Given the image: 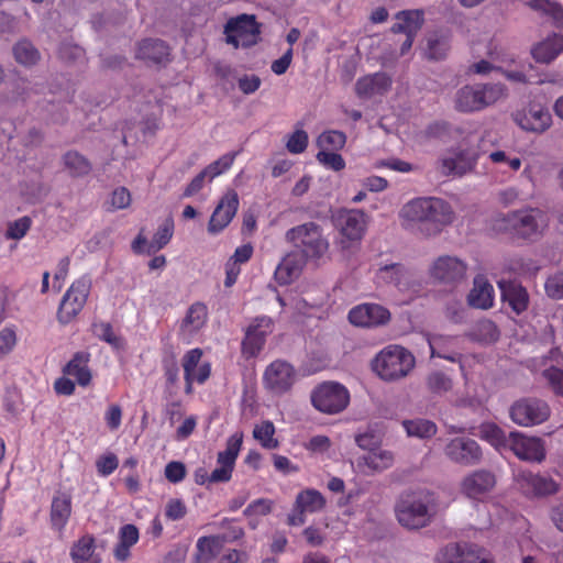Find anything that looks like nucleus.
Returning <instances> with one entry per match:
<instances>
[{"label": "nucleus", "mask_w": 563, "mask_h": 563, "mask_svg": "<svg viewBox=\"0 0 563 563\" xmlns=\"http://www.w3.org/2000/svg\"><path fill=\"white\" fill-rule=\"evenodd\" d=\"M119 542L113 549L114 559L118 562H125L129 560L131 553L130 549L137 543L140 533L136 526L128 523L119 529Z\"/></svg>", "instance_id": "c9c22d12"}, {"label": "nucleus", "mask_w": 563, "mask_h": 563, "mask_svg": "<svg viewBox=\"0 0 563 563\" xmlns=\"http://www.w3.org/2000/svg\"><path fill=\"white\" fill-rule=\"evenodd\" d=\"M260 24L253 14L231 18L224 25L225 41L234 48L255 45L260 40Z\"/></svg>", "instance_id": "9d476101"}, {"label": "nucleus", "mask_w": 563, "mask_h": 563, "mask_svg": "<svg viewBox=\"0 0 563 563\" xmlns=\"http://www.w3.org/2000/svg\"><path fill=\"white\" fill-rule=\"evenodd\" d=\"M355 443L360 449L369 453L379 448L380 440L373 431H366L355 435Z\"/></svg>", "instance_id": "e2e57ef3"}, {"label": "nucleus", "mask_w": 563, "mask_h": 563, "mask_svg": "<svg viewBox=\"0 0 563 563\" xmlns=\"http://www.w3.org/2000/svg\"><path fill=\"white\" fill-rule=\"evenodd\" d=\"M239 205L238 192L233 189L227 190L211 214L208 223V232L217 234L227 228L236 214Z\"/></svg>", "instance_id": "aec40b11"}, {"label": "nucleus", "mask_w": 563, "mask_h": 563, "mask_svg": "<svg viewBox=\"0 0 563 563\" xmlns=\"http://www.w3.org/2000/svg\"><path fill=\"white\" fill-rule=\"evenodd\" d=\"M544 289L548 297L563 299V271L550 275L544 283Z\"/></svg>", "instance_id": "6e6d98bb"}, {"label": "nucleus", "mask_w": 563, "mask_h": 563, "mask_svg": "<svg viewBox=\"0 0 563 563\" xmlns=\"http://www.w3.org/2000/svg\"><path fill=\"white\" fill-rule=\"evenodd\" d=\"M71 515V496L58 492L54 495L51 505V523L58 531L64 530Z\"/></svg>", "instance_id": "72a5a7b5"}, {"label": "nucleus", "mask_w": 563, "mask_h": 563, "mask_svg": "<svg viewBox=\"0 0 563 563\" xmlns=\"http://www.w3.org/2000/svg\"><path fill=\"white\" fill-rule=\"evenodd\" d=\"M527 5L543 16L551 19L558 27H563V7L551 0H530Z\"/></svg>", "instance_id": "37998d69"}, {"label": "nucleus", "mask_w": 563, "mask_h": 563, "mask_svg": "<svg viewBox=\"0 0 563 563\" xmlns=\"http://www.w3.org/2000/svg\"><path fill=\"white\" fill-rule=\"evenodd\" d=\"M493 286L485 278L476 277L467 296L468 305L477 309H488L493 306Z\"/></svg>", "instance_id": "e433bc0d"}, {"label": "nucleus", "mask_w": 563, "mask_h": 563, "mask_svg": "<svg viewBox=\"0 0 563 563\" xmlns=\"http://www.w3.org/2000/svg\"><path fill=\"white\" fill-rule=\"evenodd\" d=\"M243 443V432L238 431L227 440L225 449L217 454V466L211 472V483H228Z\"/></svg>", "instance_id": "4468645a"}, {"label": "nucleus", "mask_w": 563, "mask_h": 563, "mask_svg": "<svg viewBox=\"0 0 563 563\" xmlns=\"http://www.w3.org/2000/svg\"><path fill=\"white\" fill-rule=\"evenodd\" d=\"M119 465L118 457L113 453H109L100 456L97 462V471L102 476H109L112 474Z\"/></svg>", "instance_id": "69168bd1"}, {"label": "nucleus", "mask_w": 563, "mask_h": 563, "mask_svg": "<svg viewBox=\"0 0 563 563\" xmlns=\"http://www.w3.org/2000/svg\"><path fill=\"white\" fill-rule=\"evenodd\" d=\"M391 78L386 73H375L357 79L355 92L360 98L385 95L391 87Z\"/></svg>", "instance_id": "c85d7f7f"}, {"label": "nucleus", "mask_w": 563, "mask_h": 563, "mask_svg": "<svg viewBox=\"0 0 563 563\" xmlns=\"http://www.w3.org/2000/svg\"><path fill=\"white\" fill-rule=\"evenodd\" d=\"M317 159L325 167L331 168L335 172L342 170L345 167V162L342 155L334 152L320 151L317 154Z\"/></svg>", "instance_id": "052dcab7"}, {"label": "nucleus", "mask_w": 563, "mask_h": 563, "mask_svg": "<svg viewBox=\"0 0 563 563\" xmlns=\"http://www.w3.org/2000/svg\"><path fill=\"white\" fill-rule=\"evenodd\" d=\"M346 136L340 131H328L323 132L318 137V145L322 148L321 151L340 150L344 146Z\"/></svg>", "instance_id": "5fc2aeb1"}, {"label": "nucleus", "mask_w": 563, "mask_h": 563, "mask_svg": "<svg viewBox=\"0 0 563 563\" xmlns=\"http://www.w3.org/2000/svg\"><path fill=\"white\" fill-rule=\"evenodd\" d=\"M239 152H231L225 153L221 157H219L217 161L209 164L207 167L203 168L205 174H207L208 179L212 180L217 176L223 174L227 172L234 163L235 157L238 156Z\"/></svg>", "instance_id": "864d4df0"}, {"label": "nucleus", "mask_w": 563, "mask_h": 563, "mask_svg": "<svg viewBox=\"0 0 563 563\" xmlns=\"http://www.w3.org/2000/svg\"><path fill=\"white\" fill-rule=\"evenodd\" d=\"M435 563H494L487 551L474 543H452L442 549Z\"/></svg>", "instance_id": "f8f14e48"}, {"label": "nucleus", "mask_w": 563, "mask_h": 563, "mask_svg": "<svg viewBox=\"0 0 563 563\" xmlns=\"http://www.w3.org/2000/svg\"><path fill=\"white\" fill-rule=\"evenodd\" d=\"M398 522L407 529L427 527L437 515L438 507L434 494L428 490L408 494L397 503Z\"/></svg>", "instance_id": "f03ea898"}, {"label": "nucleus", "mask_w": 563, "mask_h": 563, "mask_svg": "<svg viewBox=\"0 0 563 563\" xmlns=\"http://www.w3.org/2000/svg\"><path fill=\"white\" fill-rule=\"evenodd\" d=\"M32 225L30 217L24 216L11 222L7 230V236L12 240H21L25 236Z\"/></svg>", "instance_id": "13d9d810"}, {"label": "nucleus", "mask_w": 563, "mask_h": 563, "mask_svg": "<svg viewBox=\"0 0 563 563\" xmlns=\"http://www.w3.org/2000/svg\"><path fill=\"white\" fill-rule=\"evenodd\" d=\"M96 549L95 537L86 533L73 543L69 556L74 563H100L101 559Z\"/></svg>", "instance_id": "473e14b6"}, {"label": "nucleus", "mask_w": 563, "mask_h": 563, "mask_svg": "<svg viewBox=\"0 0 563 563\" xmlns=\"http://www.w3.org/2000/svg\"><path fill=\"white\" fill-rule=\"evenodd\" d=\"M507 96V88L500 82L466 85L454 96V108L459 112L481 111Z\"/></svg>", "instance_id": "20e7f679"}, {"label": "nucleus", "mask_w": 563, "mask_h": 563, "mask_svg": "<svg viewBox=\"0 0 563 563\" xmlns=\"http://www.w3.org/2000/svg\"><path fill=\"white\" fill-rule=\"evenodd\" d=\"M274 322L266 316L256 317L245 330L242 341V354L246 358L255 357L264 347L266 338L273 332Z\"/></svg>", "instance_id": "f3484780"}, {"label": "nucleus", "mask_w": 563, "mask_h": 563, "mask_svg": "<svg viewBox=\"0 0 563 563\" xmlns=\"http://www.w3.org/2000/svg\"><path fill=\"white\" fill-rule=\"evenodd\" d=\"M470 336L482 343H493L498 340L499 331L493 321L484 319L473 327Z\"/></svg>", "instance_id": "de8ad7c7"}, {"label": "nucleus", "mask_w": 563, "mask_h": 563, "mask_svg": "<svg viewBox=\"0 0 563 563\" xmlns=\"http://www.w3.org/2000/svg\"><path fill=\"white\" fill-rule=\"evenodd\" d=\"M135 56L148 65H162L169 62L170 48L159 38H146L137 44Z\"/></svg>", "instance_id": "bb28decb"}, {"label": "nucleus", "mask_w": 563, "mask_h": 563, "mask_svg": "<svg viewBox=\"0 0 563 563\" xmlns=\"http://www.w3.org/2000/svg\"><path fill=\"white\" fill-rule=\"evenodd\" d=\"M295 367L284 361L275 360L264 371V388L273 395H283L289 391L296 382Z\"/></svg>", "instance_id": "ddd939ff"}, {"label": "nucleus", "mask_w": 563, "mask_h": 563, "mask_svg": "<svg viewBox=\"0 0 563 563\" xmlns=\"http://www.w3.org/2000/svg\"><path fill=\"white\" fill-rule=\"evenodd\" d=\"M467 265L456 256H439L430 266V276L444 285L456 286L466 277Z\"/></svg>", "instance_id": "2eb2a0df"}, {"label": "nucleus", "mask_w": 563, "mask_h": 563, "mask_svg": "<svg viewBox=\"0 0 563 563\" xmlns=\"http://www.w3.org/2000/svg\"><path fill=\"white\" fill-rule=\"evenodd\" d=\"M223 544L218 536L201 537L197 541L198 560L208 563L221 551Z\"/></svg>", "instance_id": "49530a36"}, {"label": "nucleus", "mask_w": 563, "mask_h": 563, "mask_svg": "<svg viewBox=\"0 0 563 563\" xmlns=\"http://www.w3.org/2000/svg\"><path fill=\"white\" fill-rule=\"evenodd\" d=\"M402 424L410 437L431 438L437 433L435 423L427 419L405 420Z\"/></svg>", "instance_id": "8fccbe9b"}, {"label": "nucleus", "mask_w": 563, "mask_h": 563, "mask_svg": "<svg viewBox=\"0 0 563 563\" xmlns=\"http://www.w3.org/2000/svg\"><path fill=\"white\" fill-rule=\"evenodd\" d=\"M440 163L443 175L463 176L474 168L476 157L467 150H455L443 156Z\"/></svg>", "instance_id": "a878e982"}, {"label": "nucleus", "mask_w": 563, "mask_h": 563, "mask_svg": "<svg viewBox=\"0 0 563 563\" xmlns=\"http://www.w3.org/2000/svg\"><path fill=\"white\" fill-rule=\"evenodd\" d=\"M273 503L269 499L260 498L252 501L243 511L246 517L265 516L272 511Z\"/></svg>", "instance_id": "338daca9"}, {"label": "nucleus", "mask_w": 563, "mask_h": 563, "mask_svg": "<svg viewBox=\"0 0 563 563\" xmlns=\"http://www.w3.org/2000/svg\"><path fill=\"white\" fill-rule=\"evenodd\" d=\"M286 239L301 249L306 258H320L328 249L329 242L322 234V229L314 222H307L286 232Z\"/></svg>", "instance_id": "423d86ee"}, {"label": "nucleus", "mask_w": 563, "mask_h": 563, "mask_svg": "<svg viewBox=\"0 0 563 563\" xmlns=\"http://www.w3.org/2000/svg\"><path fill=\"white\" fill-rule=\"evenodd\" d=\"M508 446L521 461L541 463L545 459V444L541 438L528 437L521 432H510Z\"/></svg>", "instance_id": "dca6fc26"}, {"label": "nucleus", "mask_w": 563, "mask_h": 563, "mask_svg": "<svg viewBox=\"0 0 563 563\" xmlns=\"http://www.w3.org/2000/svg\"><path fill=\"white\" fill-rule=\"evenodd\" d=\"M514 119L522 130L534 133H543L552 123L549 110L540 104H530L528 109L517 112Z\"/></svg>", "instance_id": "4be33fe9"}, {"label": "nucleus", "mask_w": 563, "mask_h": 563, "mask_svg": "<svg viewBox=\"0 0 563 563\" xmlns=\"http://www.w3.org/2000/svg\"><path fill=\"white\" fill-rule=\"evenodd\" d=\"M295 504L296 510L312 514L324 508L325 499L319 490L308 488L297 495Z\"/></svg>", "instance_id": "79ce46f5"}, {"label": "nucleus", "mask_w": 563, "mask_h": 563, "mask_svg": "<svg viewBox=\"0 0 563 563\" xmlns=\"http://www.w3.org/2000/svg\"><path fill=\"white\" fill-rule=\"evenodd\" d=\"M165 477L170 483H179L186 476V467L181 462L173 461L165 466Z\"/></svg>", "instance_id": "774afa93"}, {"label": "nucleus", "mask_w": 563, "mask_h": 563, "mask_svg": "<svg viewBox=\"0 0 563 563\" xmlns=\"http://www.w3.org/2000/svg\"><path fill=\"white\" fill-rule=\"evenodd\" d=\"M378 285L394 286L399 291H409L417 286L415 274L400 263H391L379 267L375 274Z\"/></svg>", "instance_id": "a211bd4d"}, {"label": "nucleus", "mask_w": 563, "mask_h": 563, "mask_svg": "<svg viewBox=\"0 0 563 563\" xmlns=\"http://www.w3.org/2000/svg\"><path fill=\"white\" fill-rule=\"evenodd\" d=\"M91 286V278L87 275L73 282L57 309L56 317L60 324L70 323L81 312L89 297Z\"/></svg>", "instance_id": "0eeeda50"}, {"label": "nucleus", "mask_w": 563, "mask_h": 563, "mask_svg": "<svg viewBox=\"0 0 563 563\" xmlns=\"http://www.w3.org/2000/svg\"><path fill=\"white\" fill-rule=\"evenodd\" d=\"M174 234V221L167 218L163 224L159 225L151 242H147L141 234L134 240L132 249L136 253H146L147 255L155 254L172 240Z\"/></svg>", "instance_id": "b1692460"}, {"label": "nucleus", "mask_w": 563, "mask_h": 563, "mask_svg": "<svg viewBox=\"0 0 563 563\" xmlns=\"http://www.w3.org/2000/svg\"><path fill=\"white\" fill-rule=\"evenodd\" d=\"M12 52L15 62L24 67L35 66L41 59V53L29 40L15 43Z\"/></svg>", "instance_id": "c03bdc74"}, {"label": "nucleus", "mask_w": 563, "mask_h": 563, "mask_svg": "<svg viewBox=\"0 0 563 563\" xmlns=\"http://www.w3.org/2000/svg\"><path fill=\"white\" fill-rule=\"evenodd\" d=\"M478 437L488 443H490L496 449L508 445V439L505 435V432L495 423H483L478 429Z\"/></svg>", "instance_id": "3c124183"}, {"label": "nucleus", "mask_w": 563, "mask_h": 563, "mask_svg": "<svg viewBox=\"0 0 563 563\" xmlns=\"http://www.w3.org/2000/svg\"><path fill=\"white\" fill-rule=\"evenodd\" d=\"M398 217L405 230L422 236H434L453 221V211L440 198L420 197L406 202Z\"/></svg>", "instance_id": "f257e3e1"}, {"label": "nucleus", "mask_w": 563, "mask_h": 563, "mask_svg": "<svg viewBox=\"0 0 563 563\" xmlns=\"http://www.w3.org/2000/svg\"><path fill=\"white\" fill-rule=\"evenodd\" d=\"M275 426L272 421L265 420L256 424L253 430V437L264 449H276L279 441L274 437Z\"/></svg>", "instance_id": "09e8293b"}, {"label": "nucleus", "mask_w": 563, "mask_h": 563, "mask_svg": "<svg viewBox=\"0 0 563 563\" xmlns=\"http://www.w3.org/2000/svg\"><path fill=\"white\" fill-rule=\"evenodd\" d=\"M208 309L202 302L192 303L181 323V331L192 334L199 331L207 322Z\"/></svg>", "instance_id": "a19ab883"}, {"label": "nucleus", "mask_w": 563, "mask_h": 563, "mask_svg": "<svg viewBox=\"0 0 563 563\" xmlns=\"http://www.w3.org/2000/svg\"><path fill=\"white\" fill-rule=\"evenodd\" d=\"M543 376L555 395L563 397V371L552 366L543 371Z\"/></svg>", "instance_id": "680f3d73"}, {"label": "nucleus", "mask_w": 563, "mask_h": 563, "mask_svg": "<svg viewBox=\"0 0 563 563\" xmlns=\"http://www.w3.org/2000/svg\"><path fill=\"white\" fill-rule=\"evenodd\" d=\"M311 402L320 412L328 415L339 413L347 407L350 393L340 383L324 382L312 390Z\"/></svg>", "instance_id": "1a4fd4ad"}, {"label": "nucleus", "mask_w": 563, "mask_h": 563, "mask_svg": "<svg viewBox=\"0 0 563 563\" xmlns=\"http://www.w3.org/2000/svg\"><path fill=\"white\" fill-rule=\"evenodd\" d=\"M339 231L335 245L344 257L354 254L366 231V214L361 210H340L333 218Z\"/></svg>", "instance_id": "39448f33"}, {"label": "nucleus", "mask_w": 563, "mask_h": 563, "mask_svg": "<svg viewBox=\"0 0 563 563\" xmlns=\"http://www.w3.org/2000/svg\"><path fill=\"white\" fill-rule=\"evenodd\" d=\"M427 385L430 391L443 394L451 389L452 382L445 374L435 372L428 376Z\"/></svg>", "instance_id": "4d7b16f0"}, {"label": "nucleus", "mask_w": 563, "mask_h": 563, "mask_svg": "<svg viewBox=\"0 0 563 563\" xmlns=\"http://www.w3.org/2000/svg\"><path fill=\"white\" fill-rule=\"evenodd\" d=\"M499 289L504 302H507L517 314L527 310L529 295L526 288L516 280H499Z\"/></svg>", "instance_id": "c756f323"}, {"label": "nucleus", "mask_w": 563, "mask_h": 563, "mask_svg": "<svg viewBox=\"0 0 563 563\" xmlns=\"http://www.w3.org/2000/svg\"><path fill=\"white\" fill-rule=\"evenodd\" d=\"M445 455L454 463L473 466L481 462L483 453L478 443L471 438H454L444 449Z\"/></svg>", "instance_id": "6ab92c4d"}, {"label": "nucleus", "mask_w": 563, "mask_h": 563, "mask_svg": "<svg viewBox=\"0 0 563 563\" xmlns=\"http://www.w3.org/2000/svg\"><path fill=\"white\" fill-rule=\"evenodd\" d=\"M131 203V194L125 187L114 189L110 197L112 210L125 209Z\"/></svg>", "instance_id": "0e129e2a"}, {"label": "nucleus", "mask_w": 563, "mask_h": 563, "mask_svg": "<svg viewBox=\"0 0 563 563\" xmlns=\"http://www.w3.org/2000/svg\"><path fill=\"white\" fill-rule=\"evenodd\" d=\"M416 358L407 349L391 344L384 347L372 361L373 372L385 382L405 378L413 369Z\"/></svg>", "instance_id": "7ed1b4c3"}, {"label": "nucleus", "mask_w": 563, "mask_h": 563, "mask_svg": "<svg viewBox=\"0 0 563 563\" xmlns=\"http://www.w3.org/2000/svg\"><path fill=\"white\" fill-rule=\"evenodd\" d=\"M560 53V46L553 36L547 37L544 41L534 45L531 49V54L536 62L543 64L551 63Z\"/></svg>", "instance_id": "a18cd8bd"}, {"label": "nucleus", "mask_w": 563, "mask_h": 563, "mask_svg": "<svg viewBox=\"0 0 563 563\" xmlns=\"http://www.w3.org/2000/svg\"><path fill=\"white\" fill-rule=\"evenodd\" d=\"M507 225L522 239L534 240L543 234L549 225V218L540 209L518 210L506 218Z\"/></svg>", "instance_id": "6e6552de"}, {"label": "nucleus", "mask_w": 563, "mask_h": 563, "mask_svg": "<svg viewBox=\"0 0 563 563\" xmlns=\"http://www.w3.org/2000/svg\"><path fill=\"white\" fill-rule=\"evenodd\" d=\"M521 488L532 497H547L556 494L560 490V484L551 476L540 473H522Z\"/></svg>", "instance_id": "393cba45"}, {"label": "nucleus", "mask_w": 563, "mask_h": 563, "mask_svg": "<svg viewBox=\"0 0 563 563\" xmlns=\"http://www.w3.org/2000/svg\"><path fill=\"white\" fill-rule=\"evenodd\" d=\"M431 357H440L450 362H461L462 353L460 340L456 336L442 334L428 335Z\"/></svg>", "instance_id": "cd10ccee"}, {"label": "nucleus", "mask_w": 563, "mask_h": 563, "mask_svg": "<svg viewBox=\"0 0 563 563\" xmlns=\"http://www.w3.org/2000/svg\"><path fill=\"white\" fill-rule=\"evenodd\" d=\"M496 479L493 473L477 470L468 474L461 482L462 493L472 499H482L495 486Z\"/></svg>", "instance_id": "5701e85b"}, {"label": "nucleus", "mask_w": 563, "mask_h": 563, "mask_svg": "<svg viewBox=\"0 0 563 563\" xmlns=\"http://www.w3.org/2000/svg\"><path fill=\"white\" fill-rule=\"evenodd\" d=\"M64 168L73 178H80L89 175L92 165L89 159L77 151H67L62 157Z\"/></svg>", "instance_id": "58836bf2"}, {"label": "nucleus", "mask_w": 563, "mask_h": 563, "mask_svg": "<svg viewBox=\"0 0 563 563\" xmlns=\"http://www.w3.org/2000/svg\"><path fill=\"white\" fill-rule=\"evenodd\" d=\"M90 355L86 352H77L65 365L63 372L76 378L80 386H88L91 382V372L88 367Z\"/></svg>", "instance_id": "4c0bfd02"}, {"label": "nucleus", "mask_w": 563, "mask_h": 563, "mask_svg": "<svg viewBox=\"0 0 563 563\" xmlns=\"http://www.w3.org/2000/svg\"><path fill=\"white\" fill-rule=\"evenodd\" d=\"M308 146V134L303 130H296L288 139L286 148L291 154H300Z\"/></svg>", "instance_id": "bf43d9fd"}, {"label": "nucleus", "mask_w": 563, "mask_h": 563, "mask_svg": "<svg viewBox=\"0 0 563 563\" xmlns=\"http://www.w3.org/2000/svg\"><path fill=\"white\" fill-rule=\"evenodd\" d=\"M450 51V38L444 33H431L426 38L424 57L429 60H440Z\"/></svg>", "instance_id": "ea45409f"}, {"label": "nucleus", "mask_w": 563, "mask_h": 563, "mask_svg": "<svg viewBox=\"0 0 563 563\" xmlns=\"http://www.w3.org/2000/svg\"><path fill=\"white\" fill-rule=\"evenodd\" d=\"M202 356V350L196 347L190 351H188L183 358V367L185 372V380L187 384V393L191 390V385L194 382V373L201 360Z\"/></svg>", "instance_id": "603ef678"}, {"label": "nucleus", "mask_w": 563, "mask_h": 563, "mask_svg": "<svg viewBox=\"0 0 563 563\" xmlns=\"http://www.w3.org/2000/svg\"><path fill=\"white\" fill-rule=\"evenodd\" d=\"M550 415L549 405L538 398H522L510 407L511 420L521 427L541 424L549 419Z\"/></svg>", "instance_id": "9b49d317"}, {"label": "nucleus", "mask_w": 563, "mask_h": 563, "mask_svg": "<svg viewBox=\"0 0 563 563\" xmlns=\"http://www.w3.org/2000/svg\"><path fill=\"white\" fill-rule=\"evenodd\" d=\"M396 23L391 26L393 33L417 35L424 22L423 10H402L396 13Z\"/></svg>", "instance_id": "2f4dec72"}, {"label": "nucleus", "mask_w": 563, "mask_h": 563, "mask_svg": "<svg viewBox=\"0 0 563 563\" xmlns=\"http://www.w3.org/2000/svg\"><path fill=\"white\" fill-rule=\"evenodd\" d=\"M389 319V310L377 303H362L349 312L350 322L358 327H376L387 323Z\"/></svg>", "instance_id": "412c9836"}, {"label": "nucleus", "mask_w": 563, "mask_h": 563, "mask_svg": "<svg viewBox=\"0 0 563 563\" xmlns=\"http://www.w3.org/2000/svg\"><path fill=\"white\" fill-rule=\"evenodd\" d=\"M306 263V257L299 252L288 253L275 269V279L280 285H288L296 279Z\"/></svg>", "instance_id": "7c9ffc66"}, {"label": "nucleus", "mask_w": 563, "mask_h": 563, "mask_svg": "<svg viewBox=\"0 0 563 563\" xmlns=\"http://www.w3.org/2000/svg\"><path fill=\"white\" fill-rule=\"evenodd\" d=\"M395 455L389 450L380 448L361 456L357 460V466L362 470H368L372 473H380L394 465Z\"/></svg>", "instance_id": "f704fd0d"}]
</instances>
